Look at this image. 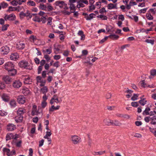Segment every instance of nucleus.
Wrapping results in <instances>:
<instances>
[{
    "mask_svg": "<svg viewBox=\"0 0 156 156\" xmlns=\"http://www.w3.org/2000/svg\"><path fill=\"white\" fill-rule=\"evenodd\" d=\"M69 5V8L70 9L71 12H74L76 8V5L74 4H68Z\"/></svg>",
    "mask_w": 156,
    "mask_h": 156,
    "instance_id": "5701e85b",
    "label": "nucleus"
},
{
    "mask_svg": "<svg viewBox=\"0 0 156 156\" xmlns=\"http://www.w3.org/2000/svg\"><path fill=\"white\" fill-rule=\"evenodd\" d=\"M32 83V80L29 76L24 79V83L25 84H31Z\"/></svg>",
    "mask_w": 156,
    "mask_h": 156,
    "instance_id": "6ab92c4d",
    "label": "nucleus"
},
{
    "mask_svg": "<svg viewBox=\"0 0 156 156\" xmlns=\"http://www.w3.org/2000/svg\"><path fill=\"white\" fill-rule=\"evenodd\" d=\"M3 151L4 152H6L7 155L9 154L10 152V149L6 148H4L3 149Z\"/></svg>",
    "mask_w": 156,
    "mask_h": 156,
    "instance_id": "ea45409f",
    "label": "nucleus"
},
{
    "mask_svg": "<svg viewBox=\"0 0 156 156\" xmlns=\"http://www.w3.org/2000/svg\"><path fill=\"white\" fill-rule=\"evenodd\" d=\"M139 94H134L133 96L131 98V99L132 101H134L136 100L138 97Z\"/></svg>",
    "mask_w": 156,
    "mask_h": 156,
    "instance_id": "4c0bfd02",
    "label": "nucleus"
},
{
    "mask_svg": "<svg viewBox=\"0 0 156 156\" xmlns=\"http://www.w3.org/2000/svg\"><path fill=\"white\" fill-rule=\"evenodd\" d=\"M44 142V140L43 139H42L41 140L39 141V147H41V146H42Z\"/></svg>",
    "mask_w": 156,
    "mask_h": 156,
    "instance_id": "5fc2aeb1",
    "label": "nucleus"
},
{
    "mask_svg": "<svg viewBox=\"0 0 156 156\" xmlns=\"http://www.w3.org/2000/svg\"><path fill=\"white\" fill-rule=\"evenodd\" d=\"M97 17L101 18L102 20H106L107 19V17L106 16L102 15H100L97 16Z\"/></svg>",
    "mask_w": 156,
    "mask_h": 156,
    "instance_id": "f704fd0d",
    "label": "nucleus"
},
{
    "mask_svg": "<svg viewBox=\"0 0 156 156\" xmlns=\"http://www.w3.org/2000/svg\"><path fill=\"white\" fill-rule=\"evenodd\" d=\"M145 42L148 43H151L152 45H153L154 44V40L146 39L145 40Z\"/></svg>",
    "mask_w": 156,
    "mask_h": 156,
    "instance_id": "79ce46f5",
    "label": "nucleus"
},
{
    "mask_svg": "<svg viewBox=\"0 0 156 156\" xmlns=\"http://www.w3.org/2000/svg\"><path fill=\"white\" fill-rule=\"evenodd\" d=\"M0 5L1 6V8H5L8 7V4L5 2H3L0 3Z\"/></svg>",
    "mask_w": 156,
    "mask_h": 156,
    "instance_id": "c9c22d12",
    "label": "nucleus"
},
{
    "mask_svg": "<svg viewBox=\"0 0 156 156\" xmlns=\"http://www.w3.org/2000/svg\"><path fill=\"white\" fill-rule=\"evenodd\" d=\"M95 155H101L105 153V151H101L98 152H95Z\"/></svg>",
    "mask_w": 156,
    "mask_h": 156,
    "instance_id": "37998d69",
    "label": "nucleus"
},
{
    "mask_svg": "<svg viewBox=\"0 0 156 156\" xmlns=\"http://www.w3.org/2000/svg\"><path fill=\"white\" fill-rule=\"evenodd\" d=\"M131 104L132 106L135 107H137L138 105V103L137 102H132Z\"/></svg>",
    "mask_w": 156,
    "mask_h": 156,
    "instance_id": "8fccbe9b",
    "label": "nucleus"
},
{
    "mask_svg": "<svg viewBox=\"0 0 156 156\" xmlns=\"http://www.w3.org/2000/svg\"><path fill=\"white\" fill-rule=\"evenodd\" d=\"M52 18L51 17H49L47 18L48 23L47 24L51 25L52 23Z\"/></svg>",
    "mask_w": 156,
    "mask_h": 156,
    "instance_id": "a19ab883",
    "label": "nucleus"
},
{
    "mask_svg": "<svg viewBox=\"0 0 156 156\" xmlns=\"http://www.w3.org/2000/svg\"><path fill=\"white\" fill-rule=\"evenodd\" d=\"M40 18L38 16H35L33 18V20L34 21L37 22H38L39 23L40 22Z\"/></svg>",
    "mask_w": 156,
    "mask_h": 156,
    "instance_id": "58836bf2",
    "label": "nucleus"
},
{
    "mask_svg": "<svg viewBox=\"0 0 156 156\" xmlns=\"http://www.w3.org/2000/svg\"><path fill=\"white\" fill-rule=\"evenodd\" d=\"M47 105V103L46 102V101H42L41 105L42 108H44Z\"/></svg>",
    "mask_w": 156,
    "mask_h": 156,
    "instance_id": "4d7b16f0",
    "label": "nucleus"
},
{
    "mask_svg": "<svg viewBox=\"0 0 156 156\" xmlns=\"http://www.w3.org/2000/svg\"><path fill=\"white\" fill-rule=\"evenodd\" d=\"M122 118L127 119L129 118L130 116L127 114H123Z\"/></svg>",
    "mask_w": 156,
    "mask_h": 156,
    "instance_id": "13d9d810",
    "label": "nucleus"
},
{
    "mask_svg": "<svg viewBox=\"0 0 156 156\" xmlns=\"http://www.w3.org/2000/svg\"><path fill=\"white\" fill-rule=\"evenodd\" d=\"M107 7L108 9H117L116 3L113 4L112 3H110L108 5Z\"/></svg>",
    "mask_w": 156,
    "mask_h": 156,
    "instance_id": "f3484780",
    "label": "nucleus"
},
{
    "mask_svg": "<svg viewBox=\"0 0 156 156\" xmlns=\"http://www.w3.org/2000/svg\"><path fill=\"white\" fill-rule=\"evenodd\" d=\"M60 107V106L59 105L57 106L56 107H55L54 105H53L51 106V108H49V111L50 112H53L54 110L58 109Z\"/></svg>",
    "mask_w": 156,
    "mask_h": 156,
    "instance_id": "7c9ffc66",
    "label": "nucleus"
},
{
    "mask_svg": "<svg viewBox=\"0 0 156 156\" xmlns=\"http://www.w3.org/2000/svg\"><path fill=\"white\" fill-rule=\"evenodd\" d=\"M122 124L119 121L117 120H112V125L119 126Z\"/></svg>",
    "mask_w": 156,
    "mask_h": 156,
    "instance_id": "a878e982",
    "label": "nucleus"
},
{
    "mask_svg": "<svg viewBox=\"0 0 156 156\" xmlns=\"http://www.w3.org/2000/svg\"><path fill=\"white\" fill-rule=\"evenodd\" d=\"M146 17L147 19L149 20H152L153 19V16L150 13H147Z\"/></svg>",
    "mask_w": 156,
    "mask_h": 156,
    "instance_id": "e433bc0d",
    "label": "nucleus"
},
{
    "mask_svg": "<svg viewBox=\"0 0 156 156\" xmlns=\"http://www.w3.org/2000/svg\"><path fill=\"white\" fill-rule=\"evenodd\" d=\"M45 135L44 136V138H45L50 137L52 133L51 132H46Z\"/></svg>",
    "mask_w": 156,
    "mask_h": 156,
    "instance_id": "a18cd8bd",
    "label": "nucleus"
},
{
    "mask_svg": "<svg viewBox=\"0 0 156 156\" xmlns=\"http://www.w3.org/2000/svg\"><path fill=\"white\" fill-rule=\"evenodd\" d=\"M83 15L84 16V17L87 20H90L94 18V16L95 15L94 13H91L88 15L87 14L83 13Z\"/></svg>",
    "mask_w": 156,
    "mask_h": 156,
    "instance_id": "2eb2a0df",
    "label": "nucleus"
},
{
    "mask_svg": "<svg viewBox=\"0 0 156 156\" xmlns=\"http://www.w3.org/2000/svg\"><path fill=\"white\" fill-rule=\"evenodd\" d=\"M40 8L42 10H45L47 9V7L43 4H40L39 6Z\"/></svg>",
    "mask_w": 156,
    "mask_h": 156,
    "instance_id": "09e8293b",
    "label": "nucleus"
},
{
    "mask_svg": "<svg viewBox=\"0 0 156 156\" xmlns=\"http://www.w3.org/2000/svg\"><path fill=\"white\" fill-rule=\"evenodd\" d=\"M144 96H142V97H140L141 100H140L139 101V103L142 105H145L147 102V100H146L145 98H143V97Z\"/></svg>",
    "mask_w": 156,
    "mask_h": 156,
    "instance_id": "412c9836",
    "label": "nucleus"
},
{
    "mask_svg": "<svg viewBox=\"0 0 156 156\" xmlns=\"http://www.w3.org/2000/svg\"><path fill=\"white\" fill-rule=\"evenodd\" d=\"M19 66L21 68H23L27 69H32V67L28 65L27 62L25 61H22L19 63Z\"/></svg>",
    "mask_w": 156,
    "mask_h": 156,
    "instance_id": "20e7f679",
    "label": "nucleus"
},
{
    "mask_svg": "<svg viewBox=\"0 0 156 156\" xmlns=\"http://www.w3.org/2000/svg\"><path fill=\"white\" fill-rule=\"evenodd\" d=\"M17 100L19 103L24 104L26 102V99L23 96L20 95L18 97Z\"/></svg>",
    "mask_w": 156,
    "mask_h": 156,
    "instance_id": "ddd939ff",
    "label": "nucleus"
},
{
    "mask_svg": "<svg viewBox=\"0 0 156 156\" xmlns=\"http://www.w3.org/2000/svg\"><path fill=\"white\" fill-rule=\"evenodd\" d=\"M20 136L19 135L17 134L14 135L12 133H8L6 135V140L7 141L12 139L16 140L17 138H19Z\"/></svg>",
    "mask_w": 156,
    "mask_h": 156,
    "instance_id": "39448f33",
    "label": "nucleus"
},
{
    "mask_svg": "<svg viewBox=\"0 0 156 156\" xmlns=\"http://www.w3.org/2000/svg\"><path fill=\"white\" fill-rule=\"evenodd\" d=\"M3 100L5 102H7L9 100V96L6 94H4L2 96Z\"/></svg>",
    "mask_w": 156,
    "mask_h": 156,
    "instance_id": "c756f323",
    "label": "nucleus"
},
{
    "mask_svg": "<svg viewBox=\"0 0 156 156\" xmlns=\"http://www.w3.org/2000/svg\"><path fill=\"white\" fill-rule=\"evenodd\" d=\"M1 50L2 54L3 55L7 54L10 51L9 48L7 46L2 47L1 48Z\"/></svg>",
    "mask_w": 156,
    "mask_h": 156,
    "instance_id": "6e6552de",
    "label": "nucleus"
},
{
    "mask_svg": "<svg viewBox=\"0 0 156 156\" xmlns=\"http://www.w3.org/2000/svg\"><path fill=\"white\" fill-rule=\"evenodd\" d=\"M2 79L6 83L9 84L12 81V78L8 75H4L2 77Z\"/></svg>",
    "mask_w": 156,
    "mask_h": 156,
    "instance_id": "9b49d317",
    "label": "nucleus"
},
{
    "mask_svg": "<svg viewBox=\"0 0 156 156\" xmlns=\"http://www.w3.org/2000/svg\"><path fill=\"white\" fill-rule=\"evenodd\" d=\"M68 4H74L76 2V0H69Z\"/></svg>",
    "mask_w": 156,
    "mask_h": 156,
    "instance_id": "e2e57ef3",
    "label": "nucleus"
},
{
    "mask_svg": "<svg viewBox=\"0 0 156 156\" xmlns=\"http://www.w3.org/2000/svg\"><path fill=\"white\" fill-rule=\"evenodd\" d=\"M37 106L34 105L32 108V111L31 112V115L33 116L34 115H37L39 113L37 111Z\"/></svg>",
    "mask_w": 156,
    "mask_h": 156,
    "instance_id": "a211bd4d",
    "label": "nucleus"
},
{
    "mask_svg": "<svg viewBox=\"0 0 156 156\" xmlns=\"http://www.w3.org/2000/svg\"><path fill=\"white\" fill-rule=\"evenodd\" d=\"M109 37L111 39L113 40H117L119 38V36L115 34H111L109 36Z\"/></svg>",
    "mask_w": 156,
    "mask_h": 156,
    "instance_id": "2f4dec72",
    "label": "nucleus"
},
{
    "mask_svg": "<svg viewBox=\"0 0 156 156\" xmlns=\"http://www.w3.org/2000/svg\"><path fill=\"white\" fill-rule=\"evenodd\" d=\"M4 18L6 20H9L13 21L16 19V16L14 14H12L9 15H5Z\"/></svg>",
    "mask_w": 156,
    "mask_h": 156,
    "instance_id": "1a4fd4ad",
    "label": "nucleus"
},
{
    "mask_svg": "<svg viewBox=\"0 0 156 156\" xmlns=\"http://www.w3.org/2000/svg\"><path fill=\"white\" fill-rule=\"evenodd\" d=\"M151 123L153 125L156 124V115H154L151 117Z\"/></svg>",
    "mask_w": 156,
    "mask_h": 156,
    "instance_id": "c85d7f7f",
    "label": "nucleus"
},
{
    "mask_svg": "<svg viewBox=\"0 0 156 156\" xmlns=\"http://www.w3.org/2000/svg\"><path fill=\"white\" fill-rule=\"evenodd\" d=\"M26 112V110L24 108H20L18 109L17 111V113L19 115L23 114Z\"/></svg>",
    "mask_w": 156,
    "mask_h": 156,
    "instance_id": "b1692460",
    "label": "nucleus"
},
{
    "mask_svg": "<svg viewBox=\"0 0 156 156\" xmlns=\"http://www.w3.org/2000/svg\"><path fill=\"white\" fill-rule=\"evenodd\" d=\"M149 11L151 12L153 14H155L156 12V9L155 8L151 9H150Z\"/></svg>",
    "mask_w": 156,
    "mask_h": 156,
    "instance_id": "603ef678",
    "label": "nucleus"
},
{
    "mask_svg": "<svg viewBox=\"0 0 156 156\" xmlns=\"http://www.w3.org/2000/svg\"><path fill=\"white\" fill-rule=\"evenodd\" d=\"M44 58L47 60L48 62L50 59V58L47 55H45L44 56Z\"/></svg>",
    "mask_w": 156,
    "mask_h": 156,
    "instance_id": "0e129e2a",
    "label": "nucleus"
},
{
    "mask_svg": "<svg viewBox=\"0 0 156 156\" xmlns=\"http://www.w3.org/2000/svg\"><path fill=\"white\" fill-rule=\"evenodd\" d=\"M70 139L72 143L74 145L78 144L81 142V138L76 135L71 136Z\"/></svg>",
    "mask_w": 156,
    "mask_h": 156,
    "instance_id": "f03ea898",
    "label": "nucleus"
},
{
    "mask_svg": "<svg viewBox=\"0 0 156 156\" xmlns=\"http://www.w3.org/2000/svg\"><path fill=\"white\" fill-rule=\"evenodd\" d=\"M150 73L152 76H155L156 75V70L154 69H152L150 71Z\"/></svg>",
    "mask_w": 156,
    "mask_h": 156,
    "instance_id": "49530a36",
    "label": "nucleus"
},
{
    "mask_svg": "<svg viewBox=\"0 0 156 156\" xmlns=\"http://www.w3.org/2000/svg\"><path fill=\"white\" fill-rule=\"evenodd\" d=\"M151 108L149 107H147L144 111L143 112V115H149L150 116H153L156 114V110L150 111Z\"/></svg>",
    "mask_w": 156,
    "mask_h": 156,
    "instance_id": "7ed1b4c3",
    "label": "nucleus"
},
{
    "mask_svg": "<svg viewBox=\"0 0 156 156\" xmlns=\"http://www.w3.org/2000/svg\"><path fill=\"white\" fill-rule=\"evenodd\" d=\"M135 137L137 138H141L142 136V135L139 133H135L134 135Z\"/></svg>",
    "mask_w": 156,
    "mask_h": 156,
    "instance_id": "680f3d73",
    "label": "nucleus"
},
{
    "mask_svg": "<svg viewBox=\"0 0 156 156\" xmlns=\"http://www.w3.org/2000/svg\"><path fill=\"white\" fill-rule=\"evenodd\" d=\"M78 35L81 37V40H84L85 38V36L83 34V32L82 30H80L78 33Z\"/></svg>",
    "mask_w": 156,
    "mask_h": 156,
    "instance_id": "cd10ccee",
    "label": "nucleus"
},
{
    "mask_svg": "<svg viewBox=\"0 0 156 156\" xmlns=\"http://www.w3.org/2000/svg\"><path fill=\"white\" fill-rule=\"evenodd\" d=\"M55 5L56 6H58L60 8H62L66 5V3L63 1H58L55 2Z\"/></svg>",
    "mask_w": 156,
    "mask_h": 156,
    "instance_id": "f8f14e48",
    "label": "nucleus"
},
{
    "mask_svg": "<svg viewBox=\"0 0 156 156\" xmlns=\"http://www.w3.org/2000/svg\"><path fill=\"white\" fill-rule=\"evenodd\" d=\"M141 86L144 87H147V85L145 83V81L144 80L141 81Z\"/></svg>",
    "mask_w": 156,
    "mask_h": 156,
    "instance_id": "864d4df0",
    "label": "nucleus"
},
{
    "mask_svg": "<svg viewBox=\"0 0 156 156\" xmlns=\"http://www.w3.org/2000/svg\"><path fill=\"white\" fill-rule=\"evenodd\" d=\"M112 97V94L110 93H108L106 95V98L107 99H109L111 98Z\"/></svg>",
    "mask_w": 156,
    "mask_h": 156,
    "instance_id": "6e6d98bb",
    "label": "nucleus"
},
{
    "mask_svg": "<svg viewBox=\"0 0 156 156\" xmlns=\"http://www.w3.org/2000/svg\"><path fill=\"white\" fill-rule=\"evenodd\" d=\"M27 4L31 6L35 5V3L33 1H29L27 2Z\"/></svg>",
    "mask_w": 156,
    "mask_h": 156,
    "instance_id": "bf43d9fd",
    "label": "nucleus"
},
{
    "mask_svg": "<svg viewBox=\"0 0 156 156\" xmlns=\"http://www.w3.org/2000/svg\"><path fill=\"white\" fill-rule=\"evenodd\" d=\"M16 48L18 50L23 49L25 47V44L22 42H20L16 44Z\"/></svg>",
    "mask_w": 156,
    "mask_h": 156,
    "instance_id": "dca6fc26",
    "label": "nucleus"
},
{
    "mask_svg": "<svg viewBox=\"0 0 156 156\" xmlns=\"http://www.w3.org/2000/svg\"><path fill=\"white\" fill-rule=\"evenodd\" d=\"M48 88L46 87H44L41 89V91L43 94H45L48 92Z\"/></svg>",
    "mask_w": 156,
    "mask_h": 156,
    "instance_id": "72a5a7b5",
    "label": "nucleus"
},
{
    "mask_svg": "<svg viewBox=\"0 0 156 156\" xmlns=\"http://www.w3.org/2000/svg\"><path fill=\"white\" fill-rule=\"evenodd\" d=\"M9 26V25L6 24L2 26V31L6 30H7L8 27Z\"/></svg>",
    "mask_w": 156,
    "mask_h": 156,
    "instance_id": "c03bdc74",
    "label": "nucleus"
},
{
    "mask_svg": "<svg viewBox=\"0 0 156 156\" xmlns=\"http://www.w3.org/2000/svg\"><path fill=\"white\" fill-rule=\"evenodd\" d=\"M106 12V11L105 10V8L104 7L102 8L100 10V12L101 14H102L104 12Z\"/></svg>",
    "mask_w": 156,
    "mask_h": 156,
    "instance_id": "69168bd1",
    "label": "nucleus"
},
{
    "mask_svg": "<svg viewBox=\"0 0 156 156\" xmlns=\"http://www.w3.org/2000/svg\"><path fill=\"white\" fill-rule=\"evenodd\" d=\"M6 70L8 71L9 74L10 76H14L17 73V70L14 69V65L11 62L6 63L4 65Z\"/></svg>",
    "mask_w": 156,
    "mask_h": 156,
    "instance_id": "f257e3e1",
    "label": "nucleus"
},
{
    "mask_svg": "<svg viewBox=\"0 0 156 156\" xmlns=\"http://www.w3.org/2000/svg\"><path fill=\"white\" fill-rule=\"evenodd\" d=\"M151 117L150 116L145 117L144 119L145 121L147 122H148L150 121H151Z\"/></svg>",
    "mask_w": 156,
    "mask_h": 156,
    "instance_id": "de8ad7c7",
    "label": "nucleus"
},
{
    "mask_svg": "<svg viewBox=\"0 0 156 156\" xmlns=\"http://www.w3.org/2000/svg\"><path fill=\"white\" fill-rule=\"evenodd\" d=\"M38 120V118L37 117H34L33 119V122L35 123H37Z\"/></svg>",
    "mask_w": 156,
    "mask_h": 156,
    "instance_id": "338daca9",
    "label": "nucleus"
},
{
    "mask_svg": "<svg viewBox=\"0 0 156 156\" xmlns=\"http://www.w3.org/2000/svg\"><path fill=\"white\" fill-rule=\"evenodd\" d=\"M48 18V16L46 15L44 16H42L40 18V22H41L42 23H45L46 22V20Z\"/></svg>",
    "mask_w": 156,
    "mask_h": 156,
    "instance_id": "bb28decb",
    "label": "nucleus"
},
{
    "mask_svg": "<svg viewBox=\"0 0 156 156\" xmlns=\"http://www.w3.org/2000/svg\"><path fill=\"white\" fill-rule=\"evenodd\" d=\"M9 104L12 107H14L16 105V102L15 101L12 100L10 101Z\"/></svg>",
    "mask_w": 156,
    "mask_h": 156,
    "instance_id": "473e14b6",
    "label": "nucleus"
},
{
    "mask_svg": "<svg viewBox=\"0 0 156 156\" xmlns=\"http://www.w3.org/2000/svg\"><path fill=\"white\" fill-rule=\"evenodd\" d=\"M60 101L58 99V96L56 94L54 95L50 101V103L51 104H54L55 102L58 103L60 102Z\"/></svg>",
    "mask_w": 156,
    "mask_h": 156,
    "instance_id": "9d476101",
    "label": "nucleus"
},
{
    "mask_svg": "<svg viewBox=\"0 0 156 156\" xmlns=\"http://www.w3.org/2000/svg\"><path fill=\"white\" fill-rule=\"evenodd\" d=\"M112 120H111L109 119H105L103 120V122L106 125H112Z\"/></svg>",
    "mask_w": 156,
    "mask_h": 156,
    "instance_id": "aec40b11",
    "label": "nucleus"
},
{
    "mask_svg": "<svg viewBox=\"0 0 156 156\" xmlns=\"http://www.w3.org/2000/svg\"><path fill=\"white\" fill-rule=\"evenodd\" d=\"M23 119V116L21 115H19L16 117L15 120L16 122L19 123L22 122Z\"/></svg>",
    "mask_w": 156,
    "mask_h": 156,
    "instance_id": "393cba45",
    "label": "nucleus"
},
{
    "mask_svg": "<svg viewBox=\"0 0 156 156\" xmlns=\"http://www.w3.org/2000/svg\"><path fill=\"white\" fill-rule=\"evenodd\" d=\"M115 108V106H107V109L108 110H112L114 109V108Z\"/></svg>",
    "mask_w": 156,
    "mask_h": 156,
    "instance_id": "052dcab7",
    "label": "nucleus"
},
{
    "mask_svg": "<svg viewBox=\"0 0 156 156\" xmlns=\"http://www.w3.org/2000/svg\"><path fill=\"white\" fill-rule=\"evenodd\" d=\"M7 129L9 131H12L16 129L15 126L12 124H9L7 126Z\"/></svg>",
    "mask_w": 156,
    "mask_h": 156,
    "instance_id": "4be33fe9",
    "label": "nucleus"
},
{
    "mask_svg": "<svg viewBox=\"0 0 156 156\" xmlns=\"http://www.w3.org/2000/svg\"><path fill=\"white\" fill-rule=\"evenodd\" d=\"M19 57V55L16 52L12 53L10 56V59L13 60H16Z\"/></svg>",
    "mask_w": 156,
    "mask_h": 156,
    "instance_id": "4468645a",
    "label": "nucleus"
},
{
    "mask_svg": "<svg viewBox=\"0 0 156 156\" xmlns=\"http://www.w3.org/2000/svg\"><path fill=\"white\" fill-rule=\"evenodd\" d=\"M22 93L25 96H27L31 94V93L30 90L27 87H23L21 90Z\"/></svg>",
    "mask_w": 156,
    "mask_h": 156,
    "instance_id": "423d86ee",
    "label": "nucleus"
},
{
    "mask_svg": "<svg viewBox=\"0 0 156 156\" xmlns=\"http://www.w3.org/2000/svg\"><path fill=\"white\" fill-rule=\"evenodd\" d=\"M11 3L14 6H16L18 5L17 1L15 0H13L11 2Z\"/></svg>",
    "mask_w": 156,
    "mask_h": 156,
    "instance_id": "3c124183",
    "label": "nucleus"
},
{
    "mask_svg": "<svg viewBox=\"0 0 156 156\" xmlns=\"http://www.w3.org/2000/svg\"><path fill=\"white\" fill-rule=\"evenodd\" d=\"M40 66H43L45 63V61L44 60H42L40 62Z\"/></svg>",
    "mask_w": 156,
    "mask_h": 156,
    "instance_id": "774afa93",
    "label": "nucleus"
},
{
    "mask_svg": "<svg viewBox=\"0 0 156 156\" xmlns=\"http://www.w3.org/2000/svg\"><path fill=\"white\" fill-rule=\"evenodd\" d=\"M22 83L19 80H15L13 81L12 83V86L15 88H19L22 85Z\"/></svg>",
    "mask_w": 156,
    "mask_h": 156,
    "instance_id": "0eeeda50",
    "label": "nucleus"
}]
</instances>
